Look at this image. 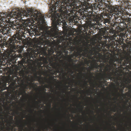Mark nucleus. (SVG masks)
<instances>
[{"label": "nucleus", "mask_w": 131, "mask_h": 131, "mask_svg": "<svg viewBox=\"0 0 131 131\" xmlns=\"http://www.w3.org/2000/svg\"><path fill=\"white\" fill-rule=\"evenodd\" d=\"M16 113H17V114H18V113H18V111H17V112H16Z\"/></svg>", "instance_id": "6e6d98bb"}, {"label": "nucleus", "mask_w": 131, "mask_h": 131, "mask_svg": "<svg viewBox=\"0 0 131 131\" xmlns=\"http://www.w3.org/2000/svg\"><path fill=\"white\" fill-rule=\"evenodd\" d=\"M11 119H12V121H11L10 122V124H12L13 123V117H12V118H11Z\"/></svg>", "instance_id": "c85d7f7f"}, {"label": "nucleus", "mask_w": 131, "mask_h": 131, "mask_svg": "<svg viewBox=\"0 0 131 131\" xmlns=\"http://www.w3.org/2000/svg\"><path fill=\"white\" fill-rule=\"evenodd\" d=\"M54 76H53L51 78V80L53 79H54Z\"/></svg>", "instance_id": "473e14b6"}, {"label": "nucleus", "mask_w": 131, "mask_h": 131, "mask_svg": "<svg viewBox=\"0 0 131 131\" xmlns=\"http://www.w3.org/2000/svg\"><path fill=\"white\" fill-rule=\"evenodd\" d=\"M87 55L88 56H89L90 57H91L93 55V52L90 50L89 51L88 50V51L87 52Z\"/></svg>", "instance_id": "412c9836"}, {"label": "nucleus", "mask_w": 131, "mask_h": 131, "mask_svg": "<svg viewBox=\"0 0 131 131\" xmlns=\"http://www.w3.org/2000/svg\"><path fill=\"white\" fill-rule=\"evenodd\" d=\"M119 2H120L123 6H124L125 8H128L129 9H131V5H129L128 1L125 0H118Z\"/></svg>", "instance_id": "9d476101"}, {"label": "nucleus", "mask_w": 131, "mask_h": 131, "mask_svg": "<svg viewBox=\"0 0 131 131\" xmlns=\"http://www.w3.org/2000/svg\"><path fill=\"white\" fill-rule=\"evenodd\" d=\"M43 93L45 94H47V93L46 92L43 91Z\"/></svg>", "instance_id": "4c0bfd02"}, {"label": "nucleus", "mask_w": 131, "mask_h": 131, "mask_svg": "<svg viewBox=\"0 0 131 131\" xmlns=\"http://www.w3.org/2000/svg\"><path fill=\"white\" fill-rule=\"evenodd\" d=\"M110 20L107 19H104L103 21V23L106 26H109V24H110Z\"/></svg>", "instance_id": "6ab92c4d"}, {"label": "nucleus", "mask_w": 131, "mask_h": 131, "mask_svg": "<svg viewBox=\"0 0 131 131\" xmlns=\"http://www.w3.org/2000/svg\"><path fill=\"white\" fill-rule=\"evenodd\" d=\"M110 100L111 99V96L110 97Z\"/></svg>", "instance_id": "680f3d73"}, {"label": "nucleus", "mask_w": 131, "mask_h": 131, "mask_svg": "<svg viewBox=\"0 0 131 131\" xmlns=\"http://www.w3.org/2000/svg\"><path fill=\"white\" fill-rule=\"evenodd\" d=\"M100 62H102V61H100Z\"/></svg>", "instance_id": "338daca9"}, {"label": "nucleus", "mask_w": 131, "mask_h": 131, "mask_svg": "<svg viewBox=\"0 0 131 131\" xmlns=\"http://www.w3.org/2000/svg\"><path fill=\"white\" fill-rule=\"evenodd\" d=\"M51 105L50 103H49V106L50 107H51Z\"/></svg>", "instance_id": "e433bc0d"}, {"label": "nucleus", "mask_w": 131, "mask_h": 131, "mask_svg": "<svg viewBox=\"0 0 131 131\" xmlns=\"http://www.w3.org/2000/svg\"><path fill=\"white\" fill-rule=\"evenodd\" d=\"M27 86H26L25 88H25H26H26H26V87H27Z\"/></svg>", "instance_id": "e2e57ef3"}, {"label": "nucleus", "mask_w": 131, "mask_h": 131, "mask_svg": "<svg viewBox=\"0 0 131 131\" xmlns=\"http://www.w3.org/2000/svg\"><path fill=\"white\" fill-rule=\"evenodd\" d=\"M64 52L66 53L67 54H68V51H66V50H65L64 51Z\"/></svg>", "instance_id": "7c9ffc66"}, {"label": "nucleus", "mask_w": 131, "mask_h": 131, "mask_svg": "<svg viewBox=\"0 0 131 131\" xmlns=\"http://www.w3.org/2000/svg\"><path fill=\"white\" fill-rule=\"evenodd\" d=\"M49 128H50V129H51V127H50V126H49Z\"/></svg>", "instance_id": "c03bdc74"}, {"label": "nucleus", "mask_w": 131, "mask_h": 131, "mask_svg": "<svg viewBox=\"0 0 131 131\" xmlns=\"http://www.w3.org/2000/svg\"><path fill=\"white\" fill-rule=\"evenodd\" d=\"M92 84H93V86L94 87H95V85H94V84L93 83H92Z\"/></svg>", "instance_id": "49530a36"}, {"label": "nucleus", "mask_w": 131, "mask_h": 131, "mask_svg": "<svg viewBox=\"0 0 131 131\" xmlns=\"http://www.w3.org/2000/svg\"><path fill=\"white\" fill-rule=\"evenodd\" d=\"M45 128H46V129H47L48 128V127H45Z\"/></svg>", "instance_id": "8fccbe9b"}, {"label": "nucleus", "mask_w": 131, "mask_h": 131, "mask_svg": "<svg viewBox=\"0 0 131 131\" xmlns=\"http://www.w3.org/2000/svg\"><path fill=\"white\" fill-rule=\"evenodd\" d=\"M130 83V80L129 79L127 83L125 82V84H127L128 85H127L125 84H123L124 87L123 89L122 90V92L123 91V90L124 88L125 87H126L127 88H128L129 90H129V91H130V92H131V84H129V83Z\"/></svg>", "instance_id": "4468645a"}, {"label": "nucleus", "mask_w": 131, "mask_h": 131, "mask_svg": "<svg viewBox=\"0 0 131 131\" xmlns=\"http://www.w3.org/2000/svg\"><path fill=\"white\" fill-rule=\"evenodd\" d=\"M24 93H25V90H24Z\"/></svg>", "instance_id": "864d4df0"}, {"label": "nucleus", "mask_w": 131, "mask_h": 131, "mask_svg": "<svg viewBox=\"0 0 131 131\" xmlns=\"http://www.w3.org/2000/svg\"><path fill=\"white\" fill-rule=\"evenodd\" d=\"M123 24V26L126 28L131 29V20L129 18L126 19L125 21H124Z\"/></svg>", "instance_id": "9b49d317"}, {"label": "nucleus", "mask_w": 131, "mask_h": 131, "mask_svg": "<svg viewBox=\"0 0 131 131\" xmlns=\"http://www.w3.org/2000/svg\"><path fill=\"white\" fill-rule=\"evenodd\" d=\"M126 104H125L123 106V107L124 108H125L126 107Z\"/></svg>", "instance_id": "72a5a7b5"}, {"label": "nucleus", "mask_w": 131, "mask_h": 131, "mask_svg": "<svg viewBox=\"0 0 131 131\" xmlns=\"http://www.w3.org/2000/svg\"><path fill=\"white\" fill-rule=\"evenodd\" d=\"M88 51V50L87 48H85L84 49H83L82 48H79L74 55L72 54L69 56V59L72 62V58L74 57V56L76 58L79 56L80 58L82 56L85 57H87L86 53Z\"/></svg>", "instance_id": "423d86ee"}, {"label": "nucleus", "mask_w": 131, "mask_h": 131, "mask_svg": "<svg viewBox=\"0 0 131 131\" xmlns=\"http://www.w3.org/2000/svg\"><path fill=\"white\" fill-rule=\"evenodd\" d=\"M99 54L100 59H103V56L102 53H99Z\"/></svg>", "instance_id": "b1692460"}, {"label": "nucleus", "mask_w": 131, "mask_h": 131, "mask_svg": "<svg viewBox=\"0 0 131 131\" xmlns=\"http://www.w3.org/2000/svg\"><path fill=\"white\" fill-rule=\"evenodd\" d=\"M115 61H117L118 64H120V67L121 68H122L123 66H125V63L124 62L122 64V61L123 60L121 58L120 59L119 58H114Z\"/></svg>", "instance_id": "ddd939ff"}, {"label": "nucleus", "mask_w": 131, "mask_h": 131, "mask_svg": "<svg viewBox=\"0 0 131 131\" xmlns=\"http://www.w3.org/2000/svg\"><path fill=\"white\" fill-rule=\"evenodd\" d=\"M35 80L33 78H32L31 79V82H30V83H29V86L31 88H32V87H33V85H34L35 83H32Z\"/></svg>", "instance_id": "4be33fe9"}, {"label": "nucleus", "mask_w": 131, "mask_h": 131, "mask_svg": "<svg viewBox=\"0 0 131 131\" xmlns=\"http://www.w3.org/2000/svg\"><path fill=\"white\" fill-rule=\"evenodd\" d=\"M39 102H40V103H41V101H40Z\"/></svg>", "instance_id": "052dcab7"}, {"label": "nucleus", "mask_w": 131, "mask_h": 131, "mask_svg": "<svg viewBox=\"0 0 131 131\" xmlns=\"http://www.w3.org/2000/svg\"><path fill=\"white\" fill-rule=\"evenodd\" d=\"M30 111L31 113H32V111H31V109H30Z\"/></svg>", "instance_id": "de8ad7c7"}, {"label": "nucleus", "mask_w": 131, "mask_h": 131, "mask_svg": "<svg viewBox=\"0 0 131 131\" xmlns=\"http://www.w3.org/2000/svg\"><path fill=\"white\" fill-rule=\"evenodd\" d=\"M38 47L39 49H40V47H41L40 46H38Z\"/></svg>", "instance_id": "79ce46f5"}, {"label": "nucleus", "mask_w": 131, "mask_h": 131, "mask_svg": "<svg viewBox=\"0 0 131 131\" xmlns=\"http://www.w3.org/2000/svg\"><path fill=\"white\" fill-rule=\"evenodd\" d=\"M90 74H91V76H92V74L90 72Z\"/></svg>", "instance_id": "37998d69"}, {"label": "nucleus", "mask_w": 131, "mask_h": 131, "mask_svg": "<svg viewBox=\"0 0 131 131\" xmlns=\"http://www.w3.org/2000/svg\"><path fill=\"white\" fill-rule=\"evenodd\" d=\"M123 59H125L128 62H131V56L129 55L125 56V57H122Z\"/></svg>", "instance_id": "f3484780"}, {"label": "nucleus", "mask_w": 131, "mask_h": 131, "mask_svg": "<svg viewBox=\"0 0 131 131\" xmlns=\"http://www.w3.org/2000/svg\"><path fill=\"white\" fill-rule=\"evenodd\" d=\"M14 85V84H10V85L9 86L11 88H12V86H13Z\"/></svg>", "instance_id": "2f4dec72"}, {"label": "nucleus", "mask_w": 131, "mask_h": 131, "mask_svg": "<svg viewBox=\"0 0 131 131\" xmlns=\"http://www.w3.org/2000/svg\"><path fill=\"white\" fill-rule=\"evenodd\" d=\"M26 50L28 53L27 56L26 62L28 64H31L34 62V58H36V56L34 54L35 52L33 48H29L27 49Z\"/></svg>", "instance_id": "6e6552de"}, {"label": "nucleus", "mask_w": 131, "mask_h": 131, "mask_svg": "<svg viewBox=\"0 0 131 131\" xmlns=\"http://www.w3.org/2000/svg\"><path fill=\"white\" fill-rule=\"evenodd\" d=\"M98 2L100 3H102L103 2V1H105V0H97Z\"/></svg>", "instance_id": "c756f323"}, {"label": "nucleus", "mask_w": 131, "mask_h": 131, "mask_svg": "<svg viewBox=\"0 0 131 131\" xmlns=\"http://www.w3.org/2000/svg\"><path fill=\"white\" fill-rule=\"evenodd\" d=\"M19 64H20L21 66H23L24 62L22 61L19 62Z\"/></svg>", "instance_id": "a878e982"}, {"label": "nucleus", "mask_w": 131, "mask_h": 131, "mask_svg": "<svg viewBox=\"0 0 131 131\" xmlns=\"http://www.w3.org/2000/svg\"><path fill=\"white\" fill-rule=\"evenodd\" d=\"M41 82L43 84H45V82L43 80Z\"/></svg>", "instance_id": "f704fd0d"}, {"label": "nucleus", "mask_w": 131, "mask_h": 131, "mask_svg": "<svg viewBox=\"0 0 131 131\" xmlns=\"http://www.w3.org/2000/svg\"><path fill=\"white\" fill-rule=\"evenodd\" d=\"M35 78L39 80V81H40L41 78L40 77L36 75L35 76Z\"/></svg>", "instance_id": "393cba45"}, {"label": "nucleus", "mask_w": 131, "mask_h": 131, "mask_svg": "<svg viewBox=\"0 0 131 131\" xmlns=\"http://www.w3.org/2000/svg\"><path fill=\"white\" fill-rule=\"evenodd\" d=\"M93 68H95L97 69H99L100 68V70L102 71V66L101 65V64H100L99 65L97 63H96L95 64H94L93 65Z\"/></svg>", "instance_id": "dca6fc26"}, {"label": "nucleus", "mask_w": 131, "mask_h": 131, "mask_svg": "<svg viewBox=\"0 0 131 131\" xmlns=\"http://www.w3.org/2000/svg\"><path fill=\"white\" fill-rule=\"evenodd\" d=\"M81 74H82V72H81Z\"/></svg>", "instance_id": "774afa93"}, {"label": "nucleus", "mask_w": 131, "mask_h": 131, "mask_svg": "<svg viewBox=\"0 0 131 131\" xmlns=\"http://www.w3.org/2000/svg\"><path fill=\"white\" fill-rule=\"evenodd\" d=\"M115 60L114 58L111 59V61L110 62V64L111 66L113 68H114V66L116 67V64L115 63Z\"/></svg>", "instance_id": "a211bd4d"}, {"label": "nucleus", "mask_w": 131, "mask_h": 131, "mask_svg": "<svg viewBox=\"0 0 131 131\" xmlns=\"http://www.w3.org/2000/svg\"><path fill=\"white\" fill-rule=\"evenodd\" d=\"M100 82H101V83H103V82L102 81Z\"/></svg>", "instance_id": "13d9d810"}, {"label": "nucleus", "mask_w": 131, "mask_h": 131, "mask_svg": "<svg viewBox=\"0 0 131 131\" xmlns=\"http://www.w3.org/2000/svg\"><path fill=\"white\" fill-rule=\"evenodd\" d=\"M106 70L108 72L106 74L105 72L103 74H102L100 79V80H103L105 81V82H106L105 80L111 79L112 78V73L110 71V69H108L107 68Z\"/></svg>", "instance_id": "1a4fd4ad"}, {"label": "nucleus", "mask_w": 131, "mask_h": 131, "mask_svg": "<svg viewBox=\"0 0 131 131\" xmlns=\"http://www.w3.org/2000/svg\"><path fill=\"white\" fill-rule=\"evenodd\" d=\"M110 116H111V118L112 117H111V114H110Z\"/></svg>", "instance_id": "bf43d9fd"}, {"label": "nucleus", "mask_w": 131, "mask_h": 131, "mask_svg": "<svg viewBox=\"0 0 131 131\" xmlns=\"http://www.w3.org/2000/svg\"><path fill=\"white\" fill-rule=\"evenodd\" d=\"M87 97L88 98V99H89V97Z\"/></svg>", "instance_id": "0e129e2a"}, {"label": "nucleus", "mask_w": 131, "mask_h": 131, "mask_svg": "<svg viewBox=\"0 0 131 131\" xmlns=\"http://www.w3.org/2000/svg\"><path fill=\"white\" fill-rule=\"evenodd\" d=\"M0 59H1V61L2 60V61H1V62H2L1 63V62H0V65H1L2 63H3L4 60L3 59V54L1 52V50H0Z\"/></svg>", "instance_id": "aec40b11"}, {"label": "nucleus", "mask_w": 131, "mask_h": 131, "mask_svg": "<svg viewBox=\"0 0 131 131\" xmlns=\"http://www.w3.org/2000/svg\"><path fill=\"white\" fill-rule=\"evenodd\" d=\"M80 123L81 124L82 123V121H80Z\"/></svg>", "instance_id": "58836bf2"}, {"label": "nucleus", "mask_w": 131, "mask_h": 131, "mask_svg": "<svg viewBox=\"0 0 131 131\" xmlns=\"http://www.w3.org/2000/svg\"><path fill=\"white\" fill-rule=\"evenodd\" d=\"M124 36V34H123L122 36H118V37H119V39L120 40H121V38L122 37V36Z\"/></svg>", "instance_id": "cd10ccee"}, {"label": "nucleus", "mask_w": 131, "mask_h": 131, "mask_svg": "<svg viewBox=\"0 0 131 131\" xmlns=\"http://www.w3.org/2000/svg\"><path fill=\"white\" fill-rule=\"evenodd\" d=\"M89 33H90V35H91V34H92L93 33V30H90L89 31Z\"/></svg>", "instance_id": "bb28decb"}, {"label": "nucleus", "mask_w": 131, "mask_h": 131, "mask_svg": "<svg viewBox=\"0 0 131 131\" xmlns=\"http://www.w3.org/2000/svg\"><path fill=\"white\" fill-rule=\"evenodd\" d=\"M24 118H25V117L22 116V119H23ZM23 120H22V119L19 121H18L16 123V125L18 127H22L23 128V126L22 125V122L23 121Z\"/></svg>", "instance_id": "2eb2a0df"}, {"label": "nucleus", "mask_w": 131, "mask_h": 131, "mask_svg": "<svg viewBox=\"0 0 131 131\" xmlns=\"http://www.w3.org/2000/svg\"><path fill=\"white\" fill-rule=\"evenodd\" d=\"M51 74H54V73L51 72Z\"/></svg>", "instance_id": "ea45409f"}, {"label": "nucleus", "mask_w": 131, "mask_h": 131, "mask_svg": "<svg viewBox=\"0 0 131 131\" xmlns=\"http://www.w3.org/2000/svg\"><path fill=\"white\" fill-rule=\"evenodd\" d=\"M58 17H59L60 16L59 15V14L58 13Z\"/></svg>", "instance_id": "4d7b16f0"}, {"label": "nucleus", "mask_w": 131, "mask_h": 131, "mask_svg": "<svg viewBox=\"0 0 131 131\" xmlns=\"http://www.w3.org/2000/svg\"><path fill=\"white\" fill-rule=\"evenodd\" d=\"M62 92L63 93H65V92L64 91H62Z\"/></svg>", "instance_id": "603ef678"}, {"label": "nucleus", "mask_w": 131, "mask_h": 131, "mask_svg": "<svg viewBox=\"0 0 131 131\" xmlns=\"http://www.w3.org/2000/svg\"><path fill=\"white\" fill-rule=\"evenodd\" d=\"M45 79L47 81V80H48L46 78H45Z\"/></svg>", "instance_id": "3c124183"}, {"label": "nucleus", "mask_w": 131, "mask_h": 131, "mask_svg": "<svg viewBox=\"0 0 131 131\" xmlns=\"http://www.w3.org/2000/svg\"><path fill=\"white\" fill-rule=\"evenodd\" d=\"M7 88H8L7 87H6V86H5L2 88L1 89V90L2 91H3V90L7 89Z\"/></svg>", "instance_id": "5701e85b"}, {"label": "nucleus", "mask_w": 131, "mask_h": 131, "mask_svg": "<svg viewBox=\"0 0 131 131\" xmlns=\"http://www.w3.org/2000/svg\"><path fill=\"white\" fill-rule=\"evenodd\" d=\"M48 37H49L48 34L46 33L42 34V35L39 37V38L41 41L43 42L46 40H47L48 39L47 38Z\"/></svg>", "instance_id": "f8f14e48"}, {"label": "nucleus", "mask_w": 131, "mask_h": 131, "mask_svg": "<svg viewBox=\"0 0 131 131\" xmlns=\"http://www.w3.org/2000/svg\"><path fill=\"white\" fill-rule=\"evenodd\" d=\"M43 90H42V91H43L44 90H46L44 88H43Z\"/></svg>", "instance_id": "09e8293b"}, {"label": "nucleus", "mask_w": 131, "mask_h": 131, "mask_svg": "<svg viewBox=\"0 0 131 131\" xmlns=\"http://www.w3.org/2000/svg\"><path fill=\"white\" fill-rule=\"evenodd\" d=\"M45 87H46V88H48V86H47V85H46Z\"/></svg>", "instance_id": "a18cd8bd"}, {"label": "nucleus", "mask_w": 131, "mask_h": 131, "mask_svg": "<svg viewBox=\"0 0 131 131\" xmlns=\"http://www.w3.org/2000/svg\"><path fill=\"white\" fill-rule=\"evenodd\" d=\"M16 39H18V38L16 36H14L9 39L8 41V48L12 52L15 51L14 50L17 48V44L19 41Z\"/></svg>", "instance_id": "0eeeda50"}, {"label": "nucleus", "mask_w": 131, "mask_h": 131, "mask_svg": "<svg viewBox=\"0 0 131 131\" xmlns=\"http://www.w3.org/2000/svg\"><path fill=\"white\" fill-rule=\"evenodd\" d=\"M93 8L92 6L87 7L86 11L88 12V14L85 16L86 21L89 22L92 20L96 21L99 17L95 12L93 11Z\"/></svg>", "instance_id": "20e7f679"}, {"label": "nucleus", "mask_w": 131, "mask_h": 131, "mask_svg": "<svg viewBox=\"0 0 131 131\" xmlns=\"http://www.w3.org/2000/svg\"><path fill=\"white\" fill-rule=\"evenodd\" d=\"M71 73L72 74H73V72L72 71V70H71Z\"/></svg>", "instance_id": "a19ab883"}, {"label": "nucleus", "mask_w": 131, "mask_h": 131, "mask_svg": "<svg viewBox=\"0 0 131 131\" xmlns=\"http://www.w3.org/2000/svg\"><path fill=\"white\" fill-rule=\"evenodd\" d=\"M128 102V101H127L126 102V104Z\"/></svg>", "instance_id": "69168bd1"}, {"label": "nucleus", "mask_w": 131, "mask_h": 131, "mask_svg": "<svg viewBox=\"0 0 131 131\" xmlns=\"http://www.w3.org/2000/svg\"><path fill=\"white\" fill-rule=\"evenodd\" d=\"M83 108H82V109H81V111H82V110H83Z\"/></svg>", "instance_id": "5fc2aeb1"}, {"label": "nucleus", "mask_w": 131, "mask_h": 131, "mask_svg": "<svg viewBox=\"0 0 131 131\" xmlns=\"http://www.w3.org/2000/svg\"><path fill=\"white\" fill-rule=\"evenodd\" d=\"M113 111L114 112H116V110L115 109H113Z\"/></svg>", "instance_id": "c9c22d12"}, {"label": "nucleus", "mask_w": 131, "mask_h": 131, "mask_svg": "<svg viewBox=\"0 0 131 131\" xmlns=\"http://www.w3.org/2000/svg\"><path fill=\"white\" fill-rule=\"evenodd\" d=\"M57 52V54H53V56H51V57L50 58H49L48 60L49 62L48 61L47 58L43 57V62L40 61L38 63L39 67H41V65L43 64L44 65H47V67L51 68V67L49 66V65L50 66H55L56 65H57V66L59 68H57V67H55L57 69L56 72L57 73H60L62 74H64V72H66V71L67 69L69 70L70 69L69 68V66L67 63H66V67L64 66V64L63 63V60H60V61L63 63L62 66L65 68V71L64 70L63 68L60 67V65L58 64V62L55 63L53 62L54 61H57V60L58 59V57L63 54L62 52L61 51H58Z\"/></svg>", "instance_id": "7ed1b4c3"}, {"label": "nucleus", "mask_w": 131, "mask_h": 131, "mask_svg": "<svg viewBox=\"0 0 131 131\" xmlns=\"http://www.w3.org/2000/svg\"><path fill=\"white\" fill-rule=\"evenodd\" d=\"M3 16H0V29H1L2 32L4 34H9L10 32L9 29H17L19 31L24 32L25 30V28L24 26L18 27L15 25V21H13V19H17L23 16L29 17V20L35 19L37 20L40 23H43L45 22L44 16H40L38 13H34L32 10L28 9L21 12L20 9H13L10 13H4Z\"/></svg>", "instance_id": "f257e3e1"}, {"label": "nucleus", "mask_w": 131, "mask_h": 131, "mask_svg": "<svg viewBox=\"0 0 131 131\" xmlns=\"http://www.w3.org/2000/svg\"><path fill=\"white\" fill-rule=\"evenodd\" d=\"M121 7L116 5L113 6L110 10V15L116 20L119 16L121 17L123 14L124 9Z\"/></svg>", "instance_id": "39448f33"}, {"label": "nucleus", "mask_w": 131, "mask_h": 131, "mask_svg": "<svg viewBox=\"0 0 131 131\" xmlns=\"http://www.w3.org/2000/svg\"><path fill=\"white\" fill-rule=\"evenodd\" d=\"M89 0H51L50 11L51 12H59L60 15H64L68 13V10L70 7L80 4L81 1L86 3Z\"/></svg>", "instance_id": "f03ea898"}]
</instances>
